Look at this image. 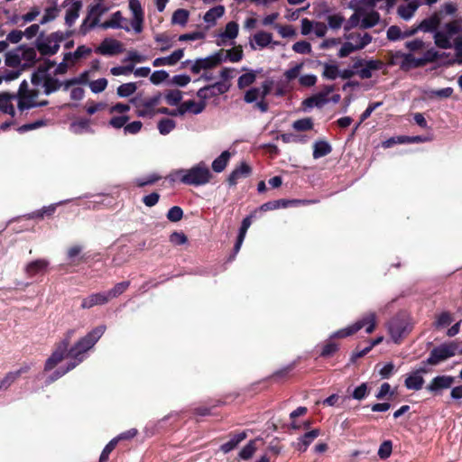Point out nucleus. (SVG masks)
<instances>
[{"label":"nucleus","instance_id":"774afa93","mask_svg":"<svg viewBox=\"0 0 462 462\" xmlns=\"http://www.w3.org/2000/svg\"><path fill=\"white\" fill-rule=\"evenodd\" d=\"M393 451V444L390 440L383 441L378 449V456L383 458H388Z\"/></svg>","mask_w":462,"mask_h":462},{"label":"nucleus","instance_id":"7ed1b4c3","mask_svg":"<svg viewBox=\"0 0 462 462\" xmlns=\"http://www.w3.org/2000/svg\"><path fill=\"white\" fill-rule=\"evenodd\" d=\"M213 175L204 162H199L190 169L173 171L168 176L171 182L180 181L187 185L202 186L208 183Z\"/></svg>","mask_w":462,"mask_h":462},{"label":"nucleus","instance_id":"39448f33","mask_svg":"<svg viewBox=\"0 0 462 462\" xmlns=\"http://www.w3.org/2000/svg\"><path fill=\"white\" fill-rule=\"evenodd\" d=\"M15 96L18 98V108L20 111L28 110L32 107L41 106L47 104L46 101L39 102L37 100L39 96V88L35 87L29 88V85L26 80L22 81L18 93Z\"/></svg>","mask_w":462,"mask_h":462},{"label":"nucleus","instance_id":"a878e982","mask_svg":"<svg viewBox=\"0 0 462 462\" xmlns=\"http://www.w3.org/2000/svg\"><path fill=\"white\" fill-rule=\"evenodd\" d=\"M81 7L82 2L79 0H73L66 5L65 22L67 25H73L75 21L79 18Z\"/></svg>","mask_w":462,"mask_h":462},{"label":"nucleus","instance_id":"423d86ee","mask_svg":"<svg viewBox=\"0 0 462 462\" xmlns=\"http://www.w3.org/2000/svg\"><path fill=\"white\" fill-rule=\"evenodd\" d=\"M110 6L106 5L104 3H97L90 5L88 11V15L80 25L79 32L83 35L87 34L91 29L98 26L100 27L101 17L108 12Z\"/></svg>","mask_w":462,"mask_h":462},{"label":"nucleus","instance_id":"20e7f679","mask_svg":"<svg viewBox=\"0 0 462 462\" xmlns=\"http://www.w3.org/2000/svg\"><path fill=\"white\" fill-rule=\"evenodd\" d=\"M162 97V95L160 92L150 97L136 95L130 99V103L134 106L137 116L152 118L157 115V106L160 104Z\"/></svg>","mask_w":462,"mask_h":462},{"label":"nucleus","instance_id":"79ce46f5","mask_svg":"<svg viewBox=\"0 0 462 462\" xmlns=\"http://www.w3.org/2000/svg\"><path fill=\"white\" fill-rule=\"evenodd\" d=\"M246 438L245 432H240L235 435L229 441L221 445L220 449L224 453H228L233 450L242 440Z\"/></svg>","mask_w":462,"mask_h":462},{"label":"nucleus","instance_id":"f257e3e1","mask_svg":"<svg viewBox=\"0 0 462 462\" xmlns=\"http://www.w3.org/2000/svg\"><path fill=\"white\" fill-rule=\"evenodd\" d=\"M106 329L105 325H99L93 328L85 337H81L77 343L69 349L70 340L75 335V329H69L63 338L56 345V347L51 356L46 360L45 370L49 371L53 369L60 364L65 357H69L70 361L68 363L66 368H60L51 377V382L57 380L70 370L74 369L84 359V354L91 349L98 339L103 336Z\"/></svg>","mask_w":462,"mask_h":462},{"label":"nucleus","instance_id":"8fccbe9b","mask_svg":"<svg viewBox=\"0 0 462 462\" xmlns=\"http://www.w3.org/2000/svg\"><path fill=\"white\" fill-rule=\"evenodd\" d=\"M157 127L161 134L166 135L176 127V122L171 118H163L158 122Z\"/></svg>","mask_w":462,"mask_h":462},{"label":"nucleus","instance_id":"e2e57ef3","mask_svg":"<svg viewBox=\"0 0 462 462\" xmlns=\"http://www.w3.org/2000/svg\"><path fill=\"white\" fill-rule=\"evenodd\" d=\"M292 127L296 130V131H307V130H310L312 129L313 127V122L311 120V118H302V119H300V120H297L295 121L293 124H292Z\"/></svg>","mask_w":462,"mask_h":462},{"label":"nucleus","instance_id":"2f4dec72","mask_svg":"<svg viewBox=\"0 0 462 462\" xmlns=\"http://www.w3.org/2000/svg\"><path fill=\"white\" fill-rule=\"evenodd\" d=\"M420 5H422V2H419V0H411L398 7V14L404 20H410Z\"/></svg>","mask_w":462,"mask_h":462},{"label":"nucleus","instance_id":"58836bf2","mask_svg":"<svg viewBox=\"0 0 462 462\" xmlns=\"http://www.w3.org/2000/svg\"><path fill=\"white\" fill-rule=\"evenodd\" d=\"M273 36L271 33L266 32H259L254 36V40L251 42L253 49L256 46L259 48H264L272 42Z\"/></svg>","mask_w":462,"mask_h":462},{"label":"nucleus","instance_id":"6e6552de","mask_svg":"<svg viewBox=\"0 0 462 462\" xmlns=\"http://www.w3.org/2000/svg\"><path fill=\"white\" fill-rule=\"evenodd\" d=\"M412 328L411 318L405 314L398 315L388 324V330L395 343H398Z\"/></svg>","mask_w":462,"mask_h":462},{"label":"nucleus","instance_id":"5701e85b","mask_svg":"<svg viewBox=\"0 0 462 462\" xmlns=\"http://www.w3.org/2000/svg\"><path fill=\"white\" fill-rule=\"evenodd\" d=\"M69 131L75 134H93L92 120L85 117L78 118L69 125Z\"/></svg>","mask_w":462,"mask_h":462},{"label":"nucleus","instance_id":"6e6d98bb","mask_svg":"<svg viewBox=\"0 0 462 462\" xmlns=\"http://www.w3.org/2000/svg\"><path fill=\"white\" fill-rule=\"evenodd\" d=\"M162 179V176L158 173H152L147 175L146 177L143 178H137L134 180V184L137 187H143L146 185L153 184L154 182L158 181Z\"/></svg>","mask_w":462,"mask_h":462},{"label":"nucleus","instance_id":"cd10ccee","mask_svg":"<svg viewBox=\"0 0 462 462\" xmlns=\"http://www.w3.org/2000/svg\"><path fill=\"white\" fill-rule=\"evenodd\" d=\"M319 430H312L298 439L293 446L300 452H305L309 446L319 436Z\"/></svg>","mask_w":462,"mask_h":462},{"label":"nucleus","instance_id":"13d9d810","mask_svg":"<svg viewBox=\"0 0 462 462\" xmlns=\"http://www.w3.org/2000/svg\"><path fill=\"white\" fill-rule=\"evenodd\" d=\"M297 203H299V201H297V200L290 201V200L281 199V200H276L273 202L265 203L261 206V209L262 210H272V209L278 208L280 207L286 208L291 204H297Z\"/></svg>","mask_w":462,"mask_h":462},{"label":"nucleus","instance_id":"ea45409f","mask_svg":"<svg viewBox=\"0 0 462 462\" xmlns=\"http://www.w3.org/2000/svg\"><path fill=\"white\" fill-rule=\"evenodd\" d=\"M28 371V367H22L17 371L8 373L0 381V390L7 389L20 375Z\"/></svg>","mask_w":462,"mask_h":462},{"label":"nucleus","instance_id":"1a4fd4ad","mask_svg":"<svg viewBox=\"0 0 462 462\" xmlns=\"http://www.w3.org/2000/svg\"><path fill=\"white\" fill-rule=\"evenodd\" d=\"M63 40V33L59 32L42 36L37 41V49L42 55H53L59 51Z\"/></svg>","mask_w":462,"mask_h":462},{"label":"nucleus","instance_id":"f8f14e48","mask_svg":"<svg viewBox=\"0 0 462 462\" xmlns=\"http://www.w3.org/2000/svg\"><path fill=\"white\" fill-rule=\"evenodd\" d=\"M457 349V346L456 344L441 345L431 351L426 362L432 365H438L439 363L455 356Z\"/></svg>","mask_w":462,"mask_h":462},{"label":"nucleus","instance_id":"72a5a7b5","mask_svg":"<svg viewBox=\"0 0 462 462\" xmlns=\"http://www.w3.org/2000/svg\"><path fill=\"white\" fill-rule=\"evenodd\" d=\"M16 98L15 95L8 93L0 94V111L14 116L15 115V109L12 104V100Z\"/></svg>","mask_w":462,"mask_h":462},{"label":"nucleus","instance_id":"680f3d73","mask_svg":"<svg viewBox=\"0 0 462 462\" xmlns=\"http://www.w3.org/2000/svg\"><path fill=\"white\" fill-rule=\"evenodd\" d=\"M243 58V51L241 48H233L231 50L226 51L224 53V61L228 60L232 62H237L241 60Z\"/></svg>","mask_w":462,"mask_h":462},{"label":"nucleus","instance_id":"37998d69","mask_svg":"<svg viewBox=\"0 0 462 462\" xmlns=\"http://www.w3.org/2000/svg\"><path fill=\"white\" fill-rule=\"evenodd\" d=\"M331 152V146L325 141H319L314 143L313 157L315 159L326 156Z\"/></svg>","mask_w":462,"mask_h":462},{"label":"nucleus","instance_id":"b1692460","mask_svg":"<svg viewBox=\"0 0 462 462\" xmlns=\"http://www.w3.org/2000/svg\"><path fill=\"white\" fill-rule=\"evenodd\" d=\"M380 67L381 62L374 60L366 61L364 67H362L361 60L354 64V68L358 69L356 73L363 79H370L372 77V71L379 69Z\"/></svg>","mask_w":462,"mask_h":462},{"label":"nucleus","instance_id":"5fc2aeb1","mask_svg":"<svg viewBox=\"0 0 462 462\" xmlns=\"http://www.w3.org/2000/svg\"><path fill=\"white\" fill-rule=\"evenodd\" d=\"M129 282H122L116 284L111 290L106 291V294L108 296V300L111 299L116 298L122 293H124L126 289L129 287Z\"/></svg>","mask_w":462,"mask_h":462},{"label":"nucleus","instance_id":"412c9836","mask_svg":"<svg viewBox=\"0 0 462 462\" xmlns=\"http://www.w3.org/2000/svg\"><path fill=\"white\" fill-rule=\"evenodd\" d=\"M360 5L364 6V14L362 15L360 28L368 29L376 25L379 22L380 16L377 12L374 10V7L361 2Z\"/></svg>","mask_w":462,"mask_h":462},{"label":"nucleus","instance_id":"de8ad7c7","mask_svg":"<svg viewBox=\"0 0 462 462\" xmlns=\"http://www.w3.org/2000/svg\"><path fill=\"white\" fill-rule=\"evenodd\" d=\"M137 84L135 82H129L120 85L116 93L120 97H128L137 90Z\"/></svg>","mask_w":462,"mask_h":462},{"label":"nucleus","instance_id":"c9c22d12","mask_svg":"<svg viewBox=\"0 0 462 462\" xmlns=\"http://www.w3.org/2000/svg\"><path fill=\"white\" fill-rule=\"evenodd\" d=\"M242 70L245 71V73L242 74L237 80V86L239 88H245L252 85L255 81L258 73L256 70L246 68H243Z\"/></svg>","mask_w":462,"mask_h":462},{"label":"nucleus","instance_id":"9d476101","mask_svg":"<svg viewBox=\"0 0 462 462\" xmlns=\"http://www.w3.org/2000/svg\"><path fill=\"white\" fill-rule=\"evenodd\" d=\"M32 84L38 88L42 87L44 93L47 95L56 91L61 86L58 79L48 77L46 70L42 68H39L38 70L32 75Z\"/></svg>","mask_w":462,"mask_h":462},{"label":"nucleus","instance_id":"4468645a","mask_svg":"<svg viewBox=\"0 0 462 462\" xmlns=\"http://www.w3.org/2000/svg\"><path fill=\"white\" fill-rule=\"evenodd\" d=\"M334 91V86L328 85L323 87V88L317 94L311 96L310 97L305 99L303 101V105L306 107H322L326 104L329 103V94Z\"/></svg>","mask_w":462,"mask_h":462},{"label":"nucleus","instance_id":"864d4df0","mask_svg":"<svg viewBox=\"0 0 462 462\" xmlns=\"http://www.w3.org/2000/svg\"><path fill=\"white\" fill-rule=\"evenodd\" d=\"M339 74H340V70L337 65L328 64V63H326L324 65L322 76L325 79L334 80L339 77Z\"/></svg>","mask_w":462,"mask_h":462},{"label":"nucleus","instance_id":"473e14b6","mask_svg":"<svg viewBox=\"0 0 462 462\" xmlns=\"http://www.w3.org/2000/svg\"><path fill=\"white\" fill-rule=\"evenodd\" d=\"M48 264L49 263L43 259L32 261L25 266V273L29 277H33L43 273L48 267Z\"/></svg>","mask_w":462,"mask_h":462},{"label":"nucleus","instance_id":"dca6fc26","mask_svg":"<svg viewBox=\"0 0 462 462\" xmlns=\"http://www.w3.org/2000/svg\"><path fill=\"white\" fill-rule=\"evenodd\" d=\"M229 87L222 82H217L215 84L201 88L197 92V97L201 101H207L214 97L219 96L226 93Z\"/></svg>","mask_w":462,"mask_h":462},{"label":"nucleus","instance_id":"052dcab7","mask_svg":"<svg viewBox=\"0 0 462 462\" xmlns=\"http://www.w3.org/2000/svg\"><path fill=\"white\" fill-rule=\"evenodd\" d=\"M257 439L251 440L247 445H245L239 453V456L242 459H249L253 457L254 452L256 451V443Z\"/></svg>","mask_w":462,"mask_h":462},{"label":"nucleus","instance_id":"e433bc0d","mask_svg":"<svg viewBox=\"0 0 462 462\" xmlns=\"http://www.w3.org/2000/svg\"><path fill=\"white\" fill-rule=\"evenodd\" d=\"M231 158V153L228 151H224L218 157L212 162V170L215 172H222L227 166Z\"/></svg>","mask_w":462,"mask_h":462},{"label":"nucleus","instance_id":"4d7b16f0","mask_svg":"<svg viewBox=\"0 0 462 462\" xmlns=\"http://www.w3.org/2000/svg\"><path fill=\"white\" fill-rule=\"evenodd\" d=\"M154 41L158 43L161 51H166L172 46L171 39L163 33L156 34Z\"/></svg>","mask_w":462,"mask_h":462},{"label":"nucleus","instance_id":"0eeeda50","mask_svg":"<svg viewBox=\"0 0 462 462\" xmlns=\"http://www.w3.org/2000/svg\"><path fill=\"white\" fill-rule=\"evenodd\" d=\"M365 322L368 323V328H366V333L371 334L376 327L375 313L369 312V313L365 314L362 319L356 321L354 324H352L345 328L339 329L337 332H335L334 334H332L330 338H334V337L343 338V337H349V336L356 333L357 331H359L361 328H363Z\"/></svg>","mask_w":462,"mask_h":462},{"label":"nucleus","instance_id":"6ab92c4d","mask_svg":"<svg viewBox=\"0 0 462 462\" xmlns=\"http://www.w3.org/2000/svg\"><path fill=\"white\" fill-rule=\"evenodd\" d=\"M426 373V369L420 368L413 372L409 373L406 375L404 384L409 390L419 391L424 384L423 374Z\"/></svg>","mask_w":462,"mask_h":462},{"label":"nucleus","instance_id":"7c9ffc66","mask_svg":"<svg viewBox=\"0 0 462 462\" xmlns=\"http://www.w3.org/2000/svg\"><path fill=\"white\" fill-rule=\"evenodd\" d=\"M454 383V378L449 375L437 376L432 379L427 389L430 392H436L440 389L449 388Z\"/></svg>","mask_w":462,"mask_h":462},{"label":"nucleus","instance_id":"603ef678","mask_svg":"<svg viewBox=\"0 0 462 462\" xmlns=\"http://www.w3.org/2000/svg\"><path fill=\"white\" fill-rule=\"evenodd\" d=\"M106 106L107 104L105 102H95L88 100L85 105V111L88 115L92 116L97 112L105 110Z\"/></svg>","mask_w":462,"mask_h":462},{"label":"nucleus","instance_id":"f3484780","mask_svg":"<svg viewBox=\"0 0 462 462\" xmlns=\"http://www.w3.org/2000/svg\"><path fill=\"white\" fill-rule=\"evenodd\" d=\"M102 29H123L125 32L132 30L131 25H128L127 19L125 18L120 11H116L111 16L100 24Z\"/></svg>","mask_w":462,"mask_h":462},{"label":"nucleus","instance_id":"ddd939ff","mask_svg":"<svg viewBox=\"0 0 462 462\" xmlns=\"http://www.w3.org/2000/svg\"><path fill=\"white\" fill-rule=\"evenodd\" d=\"M129 10L132 14L131 28L135 33L143 30L144 12L139 0H129Z\"/></svg>","mask_w":462,"mask_h":462},{"label":"nucleus","instance_id":"9b49d317","mask_svg":"<svg viewBox=\"0 0 462 462\" xmlns=\"http://www.w3.org/2000/svg\"><path fill=\"white\" fill-rule=\"evenodd\" d=\"M224 61V52L219 51L206 58L197 59L191 62L190 70L194 74L200 73L201 70H208L218 66Z\"/></svg>","mask_w":462,"mask_h":462},{"label":"nucleus","instance_id":"a18cd8bd","mask_svg":"<svg viewBox=\"0 0 462 462\" xmlns=\"http://www.w3.org/2000/svg\"><path fill=\"white\" fill-rule=\"evenodd\" d=\"M189 16V11L186 9H177L171 16V23L185 26Z\"/></svg>","mask_w":462,"mask_h":462},{"label":"nucleus","instance_id":"a211bd4d","mask_svg":"<svg viewBox=\"0 0 462 462\" xmlns=\"http://www.w3.org/2000/svg\"><path fill=\"white\" fill-rule=\"evenodd\" d=\"M349 7L355 10V13L349 17L344 25L346 31L356 27H360L362 15L365 14L364 6L360 5L359 1L353 0L349 3Z\"/></svg>","mask_w":462,"mask_h":462},{"label":"nucleus","instance_id":"0e129e2a","mask_svg":"<svg viewBox=\"0 0 462 462\" xmlns=\"http://www.w3.org/2000/svg\"><path fill=\"white\" fill-rule=\"evenodd\" d=\"M328 26L332 29H338L342 26L345 22V18L340 14H330L327 18Z\"/></svg>","mask_w":462,"mask_h":462},{"label":"nucleus","instance_id":"a19ab883","mask_svg":"<svg viewBox=\"0 0 462 462\" xmlns=\"http://www.w3.org/2000/svg\"><path fill=\"white\" fill-rule=\"evenodd\" d=\"M402 58L401 67L402 69L416 68L424 65V60L420 58H415L412 54H400Z\"/></svg>","mask_w":462,"mask_h":462},{"label":"nucleus","instance_id":"69168bd1","mask_svg":"<svg viewBox=\"0 0 462 462\" xmlns=\"http://www.w3.org/2000/svg\"><path fill=\"white\" fill-rule=\"evenodd\" d=\"M292 50L299 54H310L311 52V45L306 41H300L292 45Z\"/></svg>","mask_w":462,"mask_h":462},{"label":"nucleus","instance_id":"c756f323","mask_svg":"<svg viewBox=\"0 0 462 462\" xmlns=\"http://www.w3.org/2000/svg\"><path fill=\"white\" fill-rule=\"evenodd\" d=\"M238 34V24L236 22H229L225 31L218 34V45H223L229 40H234Z\"/></svg>","mask_w":462,"mask_h":462},{"label":"nucleus","instance_id":"338daca9","mask_svg":"<svg viewBox=\"0 0 462 462\" xmlns=\"http://www.w3.org/2000/svg\"><path fill=\"white\" fill-rule=\"evenodd\" d=\"M169 78V73L166 70H156L150 76V81L153 85H159L164 82Z\"/></svg>","mask_w":462,"mask_h":462},{"label":"nucleus","instance_id":"aec40b11","mask_svg":"<svg viewBox=\"0 0 462 462\" xmlns=\"http://www.w3.org/2000/svg\"><path fill=\"white\" fill-rule=\"evenodd\" d=\"M122 43L112 38H106L97 49V52L102 55H116L122 52Z\"/></svg>","mask_w":462,"mask_h":462},{"label":"nucleus","instance_id":"f704fd0d","mask_svg":"<svg viewBox=\"0 0 462 462\" xmlns=\"http://www.w3.org/2000/svg\"><path fill=\"white\" fill-rule=\"evenodd\" d=\"M91 51V48L85 45H80L74 52L66 53L64 56V60L70 61V63H75L79 60L88 57Z\"/></svg>","mask_w":462,"mask_h":462},{"label":"nucleus","instance_id":"2eb2a0df","mask_svg":"<svg viewBox=\"0 0 462 462\" xmlns=\"http://www.w3.org/2000/svg\"><path fill=\"white\" fill-rule=\"evenodd\" d=\"M273 85V83L272 80H265L260 87L248 89L245 94L244 100L246 103L251 104L260 99H264L271 92Z\"/></svg>","mask_w":462,"mask_h":462},{"label":"nucleus","instance_id":"bf43d9fd","mask_svg":"<svg viewBox=\"0 0 462 462\" xmlns=\"http://www.w3.org/2000/svg\"><path fill=\"white\" fill-rule=\"evenodd\" d=\"M107 84H108V82H107L106 79L101 78V79L90 81L88 83V86H89L90 90L93 93L98 94V93L103 92L106 88Z\"/></svg>","mask_w":462,"mask_h":462},{"label":"nucleus","instance_id":"393cba45","mask_svg":"<svg viewBox=\"0 0 462 462\" xmlns=\"http://www.w3.org/2000/svg\"><path fill=\"white\" fill-rule=\"evenodd\" d=\"M345 38L355 46L356 51L364 49L372 42V36L367 32H351L346 34Z\"/></svg>","mask_w":462,"mask_h":462},{"label":"nucleus","instance_id":"f03ea898","mask_svg":"<svg viewBox=\"0 0 462 462\" xmlns=\"http://www.w3.org/2000/svg\"><path fill=\"white\" fill-rule=\"evenodd\" d=\"M441 18L439 14H435L423 20L418 30L422 32H433L434 42L441 49H450L456 42V37L460 35V25L457 21H452L440 26Z\"/></svg>","mask_w":462,"mask_h":462},{"label":"nucleus","instance_id":"c03bdc74","mask_svg":"<svg viewBox=\"0 0 462 462\" xmlns=\"http://www.w3.org/2000/svg\"><path fill=\"white\" fill-rule=\"evenodd\" d=\"M304 63H295L291 64L290 68L285 70L284 78L288 82L294 80L297 78L300 77V72L303 69Z\"/></svg>","mask_w":462,"mask_h":462},{"label":"nucleus","instance_id":"4be33fe9","mask_svg":"<svg viewBox=\"0 0 462 462\" xmlns=\"http://www.w3.org/2000/svg\"><path fill=\"white\" fill-rule=\"evenodd\" d=\"M251 167L245 162H241L236 167L227 178V182L230 186H235L241 179L247 178L251 174Z\"/></svg>","mask_w":462,"mask_h":462},{"label":"nucleus","instance_id":"49530a36","mask_svg":"<svg viewBox=\"0 0 462 462\" xmlns=\"http://www.w3.org/2000/svg\"><path fill=\"white\" fill-rule=\"evenodd\" d=\"M187 113H191L193 115H199L204 111L206 108L205 101H194V100H187L184 102Z\"/></svg>","mask_w":462,"mask_h":462},{"label":"nucleus","instance_id":"bb28decb","mask_svg":"<svg viewBox=\"0 0 462 462\" xmlns=\"http://www.w3.org/2000/svg\"><path fill=\"white\" fill-rule=\"evenodd\" d=\"M183 56L184 51L182 49H178L167 57L156 58L153 60L152 65L153 67L173 66L180 61Z\"/></svg>","mask_w":462,"mask_h":462},{"label":"nucleus","instance_id":"3c124183","mask_svg":"<svg viewBox=\"0 0 462 462\" xmlns=\"http://www.w3.org/2000/svg\"><path fill=\"white\" fill-rule=\"evenodd\" d=\"M415 31H412L411 32H403L398 26L393 25V26L389 27L387 30V38L391 41H397L399 39H402V38H405V37L411 35Z\"/></svg>","mask_w":462,"mask_h":462},{"label":"nucleus","instance_id":"4c0bfd02","mask_svg":"<svg viewBox=\"0 0 462 462\" xmlns=\"http://www.w3.org/2000/svg\"><path fill=\"white\" fill-rule=\"evenodd\" d=\"M225 13L223 5H217L209 9L204 15V21L209 25H214L216 21L222 17Z\"/></svg>","mask_w":462,"mask_h":462},{"label":"nucleus","instance_id":"c85d7f7f","mask_svg":"<svg viewBox=\"0 0 462 462\" xmlns=\"http://www.w3.org/2000/svg\"><path fill=\"white\" fill-rule=\"evenodd\" d=\"M108 301V296L106 292L93 293L82 300L81 308L90 309L97 305H104Z\"/></svg>","mask_w":462,"mask_h":462},{"label":"nucleus","instance_id":"09e8293b","mask_svg":"<svg viewBox=\"0 0 462 462\" xmlns=\"http://www.w3.org/2000/svg\"><path fill=\"white\" fill-rule=\"evenodd\" d=\"M165 101L170 106H177L182 99V92L178 89H171L164 94Z\"/></svg>","mask_w":462,"mask_h":462}]
</instances>
